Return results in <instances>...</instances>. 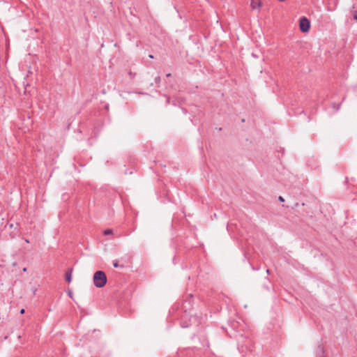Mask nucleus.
<instances>
[{
	"mask_svg": "<svg viewBox=\"0 0 357 357\" xmlns=\"http://www.w3.org/2000/svg\"><path fill=\"white\" fill-rule=\"evenodd\" d=\"M280 1H284L285 0H279Z\"/></svg>",
	"mask_w": 357,
	"mask_h": 357,
	"instance_id": "nucleus-18",
	"label": "nucleus"
},
{
	"mask_svg": "<svg viewBox=\"0 0 357 357\" xmlns=\"http://www.w3.org/2000/svg\"><path fill=\"white\" fill-rule=\"evenodd\" d=\"M113 266H114V268H118V267L123 268V267H124V266H123V265H119V262H118V261H117V260H114V261H113Z\"/></svg>",
	"mask_w": 357,
	"mask_h": 357,
	"instance_id": "nucleus-5",
	"label": "nucleus"
},
{
	"mask_svg": "<svg viewBox=\"0 0 357 357\" xmlns=\"http://www.w3.org/2000/svg\"><path fill=\"white\" fill-rule=\"evenodd\" d=\"M13 224L10 225V227H13Z\"/></svg>",
	"mask_w": 357,
	"mask_h": 357,
	"instance_id": "nucleus-17",
	"label": "nucleus"
},
{
	"mask_svg": "<svg viewBox=\"0 0 357 357\" xmlns=\"http://www.w3.org/2000/svg\"><path fill=\"white\" fill-rule=\"evenodd\" d=\"M68 296H69L71 298H73V292H72L70 290H69V291H68Z\"/></svg>",
	"mask_w": 357,
	"mask_h": 357,
	"instance_id": "nucleus-10",
	"label": "nucleus"
},
{
	"mask_svg": "<svg viewBox=\"0 0 357 357\" xmlns=\"http://www.w3.org/2000/svg\"><path fill=\"white\" fill-rule=\"evenodd\" d=\"M318 352H320L321 354V357H323V354H324V348H323V347H321L320 345L318 347Z\"/></svg>",
	"mask_w": 357,
	"mask_h": 357,
	"instance_id": "nucleus-7",
	"label": "nucleus"
},
{
	"mask_svg": "<svg viewBox=\"0 0 357 357\" xmlns=\"http://www.w3.org/2000/svg\"><path fill=\"white\" fill-rule=\"evenodd\" d=\"M250 6L252 9H259L261 6V1L260 0H252Z\"/></svg>",
	"mask_w": 357,
	"mask_h": 357,
	"instance_id": "nucleus-4",
	"label": "nucleus"
},
{
	"mask_svg": "<svg viewBox=\"0 0 357 357\" xmlns=\"http://www.w3.org/2000/svg\"><path fill=\"white\" fill-rule=\"evenodd\" d=\"M112 234V229H106L104 231V234L105 235H109V234Z\"/></svg>",
	"mask_w": 357,
	"mask_h": 357,
	"instance_id": "nucleus-8",
	"label": "nucleus"
},
{
	"mask_svg": "<svg viewBox=\"0 0 357 357\" xmlns=\"http://www.w3.org/2000/svg\"><path fill=\"white\" fill-rule=\"evenodd\" d=\"M299 27L302 32H307L310 28V21L305 17H303L300 20Z\"/></svg>",
	"mask_w": 357,
	"mask_h": 357,
	"instance_id": "nucleus-2",
	"label": "nucleus"
},
{
	"mask_svg": "<svg viewBox=\"0 0 357 357\" xmlns=\"http://www.w3.org/2000/svg\"><path fill=\"white\" fill-rule=\"evenodd\" d=\"M170 76H171V73H168V74L166 75L167 77H169Z\"/></svg>",
	"mask_w": 357,
	"mask_h": 357,
	"instance_id": "nucleus-13",
	"label": "nucleus"
},
{
	"mask_svg": "<svg viewBox=\"0 0 357 357\" xmlns=\"http://www.w3.org/2000/svg\"><path fill=\"white\" fill-rule=\"evenodd\" d=\"M93 284L96 287L102 288L107 283V275L104 271H97L93 275Z\"/></svg>",
	"mask_w": 357,
	"mask_h": 357,
	"instance_id": "nucleus-1",
	"label": "nucleus"
},
{
	"mask_svg": "<svg viewBox=\"0 0 357 357\" xmlns=\"http://www.w3.org/2000/svg\"><path fill=\"white\" fill-rule=\"evenodd\" d=\"M149 56V58H151V59H153V55H151V54H150Z\"/></svg>",
	"mask_w": 357,
	"mask_h": 357,
	"instance_id": "nucleus-15",
	"label": "nucleus"
},
{
	"mask_svg": "<svg viewBox=\"0 0 357 357\" xmlns=\"http://www.w3.org/2000/svg\"><path fill=\"white\" fill-rule=\"evenodd\" d=\"M155 84L159 86H160V84L161 82V78L160 77L158 76L155 78Z\"/></svg>",
	"mask_w": 357,
	"mask_h": 357,
	"instance_id": "nucleus-6",
	"label": "nucleus"
},
{
	"mask_svg": "<svg viewBox=\"0 0 357 357\" xmlns=\"http://www.w3.org/2000/svg\"><path fill=\"white\" fill-rule=\"evenodd\" d=\"M25 242L29 243V241L28 239H25Z\"/></svg>",
	"mask_w": 357,
	"mask_h": 357,
	"instance_id": "nucleus-16",
	"label": "nucleus"
},
{
	"mask_svg": "<svg viewBox=\"0 0 357 357\" xmlns=\"http://www.w3.org/2000/svg\"><path fill=\"white\" fill-rule=\"evenodd\" d=\"M353 17H354V19L355 20H357V10H355V11L354 12Z\"/></svg>",
	"mask_w": 357,
	"mask_h": 357,
	"instance_id": "nucleus-9",
	"label": "nucleus"
},
{
	"mask_svg": "<svg viewBox=\"0 0 357 357\" xmlns=\"http://www.w3.org/2000/svg\"><path fill=\"white\" fill-rule=\"evenodd\" d=\"M26 271H27V268H23V271H24V272H26Z\"/></svg>",
	"mask_w": 357,
	"mask_h": 357,
	"instance_id": "nucleus-14",
	"label": "nucleus"
},
{
	"mask_svg": "<svg viewBox=\"0 0 357 357\" xmlns=\"http://www.w3.org/2000/svg\"><path fill=\"white\" fill-rule=\"evenodd\" d=\"M73 268H68L66 272L65 278L66 280L70 283L72 280Z\"/></svg>",
	"mask_w": 357,
	"mask_h": 357,
	"instance_id": "nucleus-3",
	"label": "nucleus"
},
{
	"mask_svg": "<svg viewBox=\"0 0 357 357\" xmlns=\"http://www.w3.org/2000/svg\"><path fill=\"white\" fill-rule=\"evenodd\" d=\"M20 313H21V314H24V309H22V310H20Z\"/></svg>",
	"mask_w": 357,
	"mask_h": 357,
	"instance_id": "nucleus-12",
	"label": "nucleus"
},
{
	"mask_svg": "<svg viewBox=\"0 0 357 357\" xmlns=\"http://www.w3.org/2000/svg\"><path fill=\"white\" fill-rule=\"evenodd\" d=\"M278 199L281 202H284V198L282 196H279Z\"/></svg>",
	"mask_w": 357,
	"mask_h": 357,
	"instance_id": "nucleus-11",
	"label": "nucleus"
}]
</instances>
